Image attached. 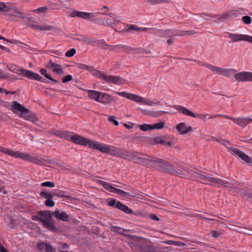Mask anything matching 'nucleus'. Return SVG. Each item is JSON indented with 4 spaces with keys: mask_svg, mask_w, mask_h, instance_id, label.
<instances>
[{
    "mask_svg": "<svg viewBox=\"0 0 252 252\" xmlns=\"http://www.w3.org/2000/svg\"><path fill=\"white\" fill-rule=\"evenodd\" d=\"M236 11L230 10L222 15H216V18L220 21L228 20L236 16Z\"/></svg>",
    "mask_w": 252,
    "mask_h": 252,
    "instance_id": "obj_25",
    "label": "nucleus"
},
{
    "mask_svg": "<svg viewBox=\"0 0 252 252\" xmlns=\"http://www.w3.org/2000/svg\"><path fill=\"white\" fill-rule=\"evenodd\" d=\"M225 37L230 39L229 43L246 41L252 44V36L248 34L227 32Z\"/></svg>",
    "mask_w": 252,
    "mask_h": 252,
    "instance_id": "obj_11",
    "label": "nucleus"
},
{
    "mask_svg": "<svg viewBox=\"0 0 252 252\" xmlns=\"http://www.w3.org/2000/svg\"><path fill=\"white\" fill-rule=\"evenodd\" d=\"M0 150L2 153L7 154L8 155L15 158H20L23 160H28L35 164H39L41 162L40 159L25 153H20L19 151H13L11 149L7 148L1 149Z\"/></svg>",
    "mask_w": 252,
    "mask_h": 252,
    "instance_id": "obj_5",
    "label": "nucleus"
},
{
    "mask_svg": "<svg viewBox=\"0 0 252 252\" xmlns=\"http://www.w3.org/2000/svg\"><path fill=\"white\" fill-rule=\"evenodd\" d=\"M161 105L163 108H164V107L167 106L166 103L165 101L164 100H160V101H158V105Z\"/></svg>",
    "mask_w": 252,
    "mask_h": 252,
    "instance_id": "obj_63",
    "label": "nucleus"
},
{
    "mask_svg": "<svg viewBox=\"0 0 252 252\" xmlns=\"http://www.w3.org/2000/svg\"><path fill=\"white\" fill-rule=\"evenodd\" d=\"M210 234L215 238H219L220 235V233L217 231L213 230L210 232Z\"/></svg>",
    "mask_w": 252,
    "mask_h": 252,
    "instance_id": "obj_53",
    "label": "nucleus"
},
{
    "mask_svg": "<svg viewBox=\"0 0 252 252\" xmlns=\"http://www.w3.org/2000/svg\"><path fill=\"white\" fill-rule=\"evenodd\" d=\"M40 73L44 75L47 79L52 81V82H53L54 83H58V81L54 79H53L50 75H49V74H48L47 73V70L44 69V68H42L40 70Z\"/></svg>",
    "mask_w": 252,
    "mask_h": 252,
    "instance_id": "obj_35",
    "label": "nucleus"
},
{
    "mask_svg": "<svg viewBox=\"0 0 252 252\" xmlns=\"http://www.w3.org/2000/svg\"><path fill=\"white\" fill-rule=\"evenodd\" d=\"M38 24H37V23H28V26L34 29V30H37L38 29Z\"/></svg>",
    "mask_w": 252,
    "mask_h": 252,
    "instance_id": "obj_57",
    "label": "nucleus"
},
{
    "mask_svg": "<svg viewBox=\"0 0 252 252\" xmlns=\"http://www.w3.org/2000/svg\"><path fill=\"white\" fill-rule=\"evenodd\" d=\"M164 243H167L165 242H164V241H161L160 242V244H158V245L161 246L162 244H164ZM167 243L169 244H171V245H173L174 246H180L182 244V243L181 242H180L172 241H171L170 242H169V243Z\"/></svg>",
    "mask_w": 252,
    "mask_h": 252,
    "instance_id": "obj_44",
    "label": "nucleus"
},
{
    "mask_svg": "<svg viewBox=\"0 0 252 252\" xmlns=\"http://www.w3.org/2000/svg\"><path fill=\"white\" fill-rule=\"evenodd\" d=\"M166 126V123L164 121L158 122V129L165 127Z\"/></svg>",
    "mask_w": 252,
    "mask_h": 252,
    "instance_id": "obj_60",
    "label": "nucleus"
},
{
    "mask_svg": "<svg viewBox=\"0 0 252 252\" xmlns=\"http://www.w3.org/2000/svg\"><path fill=\"white\" fill-rule=\"evenodd\" d=\"M116 201L114 199H110L108 203V204L110 206H114L115 205L116 206Z\"/></svg>",
    "mask_w": 252,
    "mask_h": 252,
    "instance_id": "obj_59",
    "label": "nucleus"
},
{
    "mask_svg": "<svg viewBox=\"0 0 252 252\" xmlns=\"http://www.w3.org/2000/svg\"><path fill=\"white\" fill-rule=\"evenodd\" d=\"M77 67L82 69H89V67L84 63H78L77 64Z\"/></svg>",
    "mask_w": 252,
    "mask_h": 252,
    "instance_id": "obj_56",
    "label": "nucleus"
},
{
    "mask_svg": "<svg viewBox=\"0 0 252 252\" xmlns=\"http://www.w3.org/2000/svg\"><path fill=\"white\" fill-rule=\"evenodd\" d=\"M116 207L126 214H130L132 211L128 207L120 201H118Z\"/></svg>",
    "mask_w": 252,
    "mask_h": 252,
    "instance_id": "obj_31",
    "label": "nucleus"
},
{
    "mask_svg": "<svg viewBox=\"0 0 252 252\" xmlns=\"http://www.w3.org/2000/svg\"><path fill=\"white\" fill-rule=\"evenodd\" d=\"M108 121L110 122L113 123L115 126L119 125V122L116 120V118L114 116H109Z\"/></svg>",
    "mask_w": 252,
    "mask_h": 252,
    "instance_id": "obj_47",
    "label": "nucleus"
},
{
    "mask_svg": "<svg viewBox=\"0 0 252 252\" xmlns=\"http://www.w3.org/2000/svg\"><path fill=\"white\" fill-rule=\"evenodd\" d=\"M0 252H8L7 250L0 243Z\"/></svg>",
    "mask_w": 252,
    "mask_h": 252,
    "instance_id": "obj_64",
    "label": "nucleus"
},
{
    "mask_svg": "<svg viewBox=\"0 0 252 252\" xmlns=\"http://www.w3.org/2000/svg\"><path fill=\"white\" fill-rule=\"evenodd\" d=\"M98 183H99L101 185H102V187L108 190V191L111 192L119 194L122 197H125L126 195L130 196V193L129 192L117 189L115 187L113 186L111 184L107 182L101 180H99L98 181Z\"/></svg>",
    "mask_w": 252,
    "mask_h": 252,
    "instance_id": "obj_12",
    "label": "nucleus"
},
{
    "mask_svg": "<svg viewBox=\"0 0 252 252\" xmlns=\"http://www.w3.org/2000/svg\"><path fill=\"white\" fill-rule=\"evenodd\" d=\"M209 115L208 114L205 113V114H195V116L193 117V118H199L201 120H204L207 118V117Z\"/></svg>",
    "mask_w": 252,
    "mask_h": 252,
    "instance_id": "obj_46",
    "label": "nucleus"
},
{
    "mask_svg": "<svg viewBox=\"0 0 252 252\" xmlns=\"http://www.w3.org/2000/svg\"><path fill=\"white\" fill-rule=\"evenodd\" d=\"M236 72V70L234 69L222 68L221 75L230 78L232 75Z\"/></svg>",
    "mask_w": 252,
    "mask_h": 252,
    "instance_id": "obj_34",
    "label": "nucleus"
},
{
    "mask_svg": "<svg viewBox=\"0 0 252 252\" xmlns=\"http://www.w3.org/2000/svg\"><path fill=\"white\" fill-rule=\"evenodd\" d=\"M47 9L48 8L47 7L44 6L36 9L34 10L33 11L36 13H43L45 12L47 10Z\"/></svg>",
    "mask_w": 252,
    "mask_h": 252,
    "instance_id": "obj_52",
    "label": "nucleus"
},
{
    "mask_svg": "<svg viewBox=\"0 0 252 252\" xmlns=\"http://www.w3.org/2000/svg\"><path fill=\"white\" fill-rule=\"evenodd\" d=\"M242 20L244 23L246 24H250L252 22V19L249 16H244L242 17Z\"/></svg>",
    "mask_w": 252,
    "mask_h": 252,
    "instance_id": "obj_45",
    "label": "nucleus"
},
{
    "mask_svg": "<svg viewBox=\"0 0 252 252\" xmlns=\"http://www.w3.org/2000/svg\"><path fill=\"white\" fill-rule=\"evenodd\" d=\"M191 178L193 180L200 179L204 184H209L210 177L207 174L204 172L198 173L196 172H191Z\"/></svg>",
    "mask_w": 252,
    "mask_h": 252,
    "instance_id": "obj_19",
    "label": "nucleus"
},
{
    "mask_svg": "<svg viewBox=\"0 0 252 252\" xmlns=\"http://www.w3.org/2000/svg\"><path fill=\"white\" fill-rule=\"evenodd\" d=\"M114 93L118 95L131 100L135 102L139 103L141 104L152 105L151 102L149 100H146L145 98L142 96L137 95L135 94H130L126 92H114Z\"/></svg>",
    "mask_w": 252,
    "mask_h": 252,
    "instance_id": "obj_9",
    "label": "nucleus"
},
{
    "mask_svg": "<svg viewBox=\"0 0 252 252\" xmlns=\"http://www.w3.org/2000/svg\"><path fill=\"white\" fill-rule=\"evenodd\" d=\"M139 128L143 131H150L153 129H158V123H155L153 125L150 124H143L139 126Z\"/></svg>",
    "mask_w": 252,
    "mask_h": 252,
    "instance_id": "obj_30",
    "label": "nucleus"
},
{
    "mask_svg": "<svg viewBox=\"0 0 252 252\" xmlns=\"http://www.w3.org/2000/svg\"><path fill=\"white\" fill-rule=\"evenodd\" d=\"M98 14L107 15L111 18V19L109 18L101 19L100 23L104 26L113 27L114 26L117 25L120 22V20L117 19L112 13L87 12L74 10L70 13L69 16L71 18L78 17L94 22L95 23H98L99 20L97 18V15Z\"/></svg>",
    "mask_w": 252,
    "mask_h": 252,
    "instance_id": "obj_1",
    "label": "nucleus"
},
{
    "mask_svg": "<svg viewBox=\"0 0 252 252\" xmlns=\"http://www.w3.org/2000/svg\"><path fill=\"white\" fill-rule=\"evenodd\" d=\"M53 215L57 220L64 221H67L68 220V216L65 212H60L59 210H56L54 212Z\"/></svg>",
    "mask_w": 252,
    "mask_h": 252,
    "instance_id": "obj_29",
    "label": "nucleus"
},
{
    "mask_svg": "<svg viewBox=\"0 0 252 252\" xmlns=\"http://www.w3.org/2000/svg\"><path fill=\"white\" fill-rule=\"evenodd\" d=\"M76 53V50L74 48H72L68 51H67L65 55L67 57H72Z\"/></svg>",
    "mask_w": 252,
    "mask_h": 252,
    "instance_id": "obj_43",
    "label": "nucleus"
},
{
    "mask_svg": "<svg viewBox=\"0 0 252 252\" xmlns=\"http://www.w3.org/2000/svg\"><path fill=\"white\" fill-rule=\"evenodd\" d=\"M45 247L46 243L44 242L39 243L37 245V248L40 251H43L44 250H45Z\"/></svg>",
    "mask_w": 252,
    "mask_h": 252,
    "instance_id": "obj_54",
    "label": "nucleus"
},
{
    "mask_svg": "<svg viewBox=\"0 0 252 252\" xmlns=\"http://www.w3.org/2000/svg\"><path fill=\"white\" fill-rule=\"evenodd\" d=\"M222 68H223L213 65L211 70L215 73L221 75Z\"/></svg>",
    "mask_w": 252,
    "mask_h": 252,
    "instance_id": "obj_39",
    "label": "nucleus"
},
{
    "mask_svg": "<svg viewBox=\"0 0 252 252\" xmlns=\"http://www.w3.org/2000/svg\"><path fill=\"white\" fill-rule=\"evenodd\" d=\"M236 80L239 82H252V72L243 71L234 74Z\"/></svg>",
    "mask_w": 252,
    "mask_h": 252,
    "instance_id": "obj_18",
    "label": "nucleus"
},
{
    "mask_svg": "<svg viewBox=\"0 0 252 252\" xmlns=\"http://www.w3.org/2000/svg\"><path fill=\"white\" fill-rule=\"evenodd\" d=\"M112 231H116L119 233H122L123 231L122 230V229L120 227H118L117 226H112L111 228Z\"/></svg>",
    "mask_w": 252,
    "mask_h": 252,
    "instance_id": "obj_55",
    "label": "nucleus"
},
{
    "mask_svg": "<svg viewBox=\"0 0 252 252\" xmlns=\"http://www.w3.org/2000/svg\"><path fill=\"white\" fill-rule=\"evenodd\" d=\"M38 214L40 216V222L43 224L45 228L52 231L56 230L55 223L52 220V216L50 211H40Z\"/></svg>",
    "mask_w": 252,
    "mask_h": 252,
    "instance_id": "obj_7",
    "label": "nucleus"
},
{
    "mask_svg": "<svg viewBox=\"0 0 252 252\" xmlns=\"http://www.w3.org/2000/svg\"><path fill=\"white\" fill-rule=\"evenodd\" d=\"M99 44L101 45V46L103 47H104L105 46H109L111 47V46L109 45L106 43L104 40H101L99 41Z\"/></svg>",
    "mask_w": 252,
    "mask_h": 252,
    "instance_id": "obj_62",
    "label": "nucleus"
},
{
    "mask_svg": "<svg viewBox=\"0 0 252 252\" xmlns=\"http://www.w3.org/2000/svg\"><path fill=\"white\" fill-rule=\"evenodd\" d=\"M70 141L76 144L83 146L88 145L89 148L96 149L98 142L94 140H91L82 137L78 134H74L71 136Z\"/></svg>",
    "mask_w": 252,
    "mask_h": 252,
    "instance_id": "obj_8",
    "label": "nucleus"
},
{
    "mask_svg": "<svg viewBox=\"0 0 252 252\" xmlns=\"http://www.w3.org/2000/svg\"><path fill=\"white\" fill-rule=\"evenodd\" d=\"M92 73V74L96 77V78H98L101 79V80H104L106 73L104 72H102L94 69H92V70L89 69Z\"/></svg>",
    "mask_w": 252,
    "mask_h": 252,
    "instance_id": "obj_33",
    "label": "nucleus"
},
{
    "mask_svg": "<svg viewBox=\"0 0 252 252\" xmlns=\"http://www.w3.org/2000/svg\"><path fill=\"white\" fill-rule=\"evenodd\" d=\"M42 187H46L50 188H53L55 187V184L53 182L50 181H46L43 182L41 184Z\"/></svg>",
    "mask_w": 252,
    "mask_h": 252,
    "instance_id": "obj_41",
    "label": "nucleus"
},
{
    "mask_svg": "<svg viewBox=\"0 0 252 252\" xmlns=\"http://www.w3.org/2000/svg\"><path fill=\"white\" fill-rule=\"evenodd\" d=\"M133 30L137 32H141L144 31H146L147 30H150L147 28L144 27H139L137 25H130L129 26V28L126 30V32H129L130 31Z\"/></svg>",
    "mask_w": 252,
    "mask_h": 252,
    "instance_id": "obj_32",
    "label": "nucleus"
},
{
    "mask_svg": "<svg viewBox=\"0 0 252 252\" xmlns=\"http://www.w3.org/2000/svg\"><path fill=\"white\" fill-rule=\"evenodd\" d=\"M133 48L130 46L124 45H116L111 46V50L118 52L128 53L130 52Z\"/></svg>",
    "mask_w": 252,
    "mask_h": 252,
    "instance_id": "obj_26",
    "label": "nucleus"
},
{
    "mask_svg": "<svg viewBox=\"0 0 252 252\" xmlns=\"http://www.w3.org/2000/svg\"><path fill=\"white\" fill-rule=\"evenodd\" d=\"M96 150L100 151L103 153H109L113 156L125 158L126 151L121 148L115 147H109L105 144L100 143L98 142Z\"/></svg>",
    "mask_w": 252,
    "mask_h": 252,
    "instance_id": "obj_6",
    "label": "nucleus"
},
{
    "mask_svg": "<svg viewBox=\"0 0 252 252\" xmlns=\"http://www.w3.org/2000/svg\"><path fill=\"white\" fill-rule=\"evenodd\" d=\"M176 128L179 133L182 135L186 134L192 130V127L184 122L177 124L176 126Z\"/></svg>",
    "mask_w": 252,
    "mask_h": 252,
    "instance_id": "obj_20",
    "label": "nucleus"
},
{
    "mask_svg": "<svg viewBox=\"0 0 252 252\" xmlns=\"http://www.w3.org/2000/svg\"><path fill=\"white\" fill-rule=\"evenodd\" d=\"M6 68L10 72L26 77L30 79L45 82V80L38 74L31 70L20 68L19 66L12 63H5Z\"/></svg>",
    "mask_w": 252,
    "mask_h": 252,
    "instance_id": "obj_4",
    "label": "nucleus"
},
{
    "mask_svg": "<svg viewBox=\"0 0 252 252\" xmlns=\"http://www.w3.org/2000/svg\"><path fill=\"white\" fill-rule=\"evenodd\" d=\"M54 29V28L51 26L48 25H38V31H52Z\"/></svg>",
    "mask_w": 252,
    "mask_h": 252,
    "instance_id": "obj_36",
    "label": "nucleus"
},
{
    "mask_svg": "<svg viewBox=\"0 0 252 252\" xmlns=\"http://www.w3.org/2000/svg\"><path fill=\"white\" fill-rule=\"evenodd\" d=\"M8 5L5 4L4 2H0V11L7 12L8 10Z\"/></svg>",
    "mask_w": 252,
    "mask_h": 252,
    "instance_id": "obj_40",
    "label": "nucleus"
},
{
    "mask_svg": "<svg viewBox=\"0 0 252 252\" xmlns=\"http://www.w3.org/2000/svg\"><path fill=\"white\" fill-rule=\"evenodd\" d=\"M195 33V32L193 31H185L176 29H170L166 31L158 30V36H186L190 35Z\"/></svg>",
    "mask_w": 252,
    "mask_h": 252,
    "instance_id": "obj_10",
    "label": "nucleus"
},
{
    "mask_svg": "<svg viewBox=\"0 0 252 252\" xmlns=\"http://www.w3.org/2000/svg\"><path fill=\"white\" fill-rule=\"evenodd\" d=\"M46 67L52 70L56 75L64 74V67L63 68L61 64L54 63L52 60H49L46 63Z\"/></svg>",
    "mask_w": 252,
    "mask_h": 252,
    "instance_id": "obj_13",
    "label": "nucleus"
},
{
    "mask_svg": "<svg viewBox=\"0 0 252 252\" xmlns=\"http://www.w3.org/2000/svg\"><path fill=\"white\" fill-rule=\"evenodd\" d=\"M125 158L133 160L135 162L146 164L148 161V159L145 158L139 157V154L137 153H129L126 151Z\"/></svg>",
    "mask_w": 252,
    "mask_h": 252,
    "instance_id": "obj_17",
    "label": "nucleus"
},
{
    "mask_svg": "<svg viewBox=\"0 0 252 252\" xmlns=\"http://www.w3.org/2000/svg\"><path fill=\"white\" fill-rule=\"evenodd\" d=\"M163 170L170 174L180 176L182 178H190L192 172L186 168L182 169L179 166H175L168 162L158 158V170Z\"/></svg>",
    "mask_w": 252,
    "mask_h": 252,
    "instance_id": "obj_2",
    "label": "nucleus"
},
{
    "mask_svg": "<svg viewBox=\"0 0 252 252\" xmlns=\"http://www.w3.org/2000/svg\"><path fill=\"white\" fill-rule=\"evenodd\" d=\"M85 91L88 93V96L90 99L98 102L99 101L101 92L91 90H86Z\"/></svg>",
    "mask_w": 252,
    "mask_h": 252,
    "instance_id": "obj_27",
    "label": "nucleus"
},
{
    "mask_svg": "<svg viewBox=\"0 0 252 252\" xmlns=\"http://www.w3.org/2000/svg\"><path fill=\"white\" fill-rule=\"evenodd\" d=\"M72 80V76L71 75H67L66 76H65L64 78L62 79V82L63 83H65L67 82L70 81Z\"/></svg>",
    "mask_w": 252,
    "mask_h": 252,
    "instance_id": "obj_49",
    "label": "nucleus"
},
{
    "mask_svg": "<svg viewBox=\"0 0 252 252\" xmlns=\"http://www.w3.org/2000/svg\"><path fill=\"white\" fill-rule=\"evenodd\" d=\"M10 74L4 72L3 70L0 69V79H6L9 78Z\"/></svg>",
    "mask_w": 252,
    "mask_h": 252,
    "instance_id": "obj_38",
    "label": "nucleus"
},
{
    "mask_svg": "<svg viewBox=\"0 0 252 252\" xmlns=\"http://www.w3.org/2000/svg\"><path fill=\"white\" fill-rule=\"evenodd\" d=\"M175 109L179 112L182 113L184 115L193 117L195 116V114L190 111L187 108L181 105H175Z\"/></svg>",
    "mask_w": 252,
    "mask_h": 252,
    "instance_id": "obj_28",
    "label": "nucleus"
},
{
    "mask_svg": "<svg viewBox=\"0 0 252 252\" xmlns=\"http://www.w3.org/2000/svg\"><path fill=\"white\" fill-rule=\"evenodd\" d=\"M228 151L232 155L239 157L244 161L252 166V158L246 155L244 152L237 148L230 147Z\"/></svg>",
    "mask_w": 252,
    "mask_h": 252,
    "instance_id": "obj_14",
    "label": "nucleus"
},
{
    "mask_svg": "<svg viewBox=\"0 0 252 252\" xmlns=\"http://www.w3.org/2000/svg\"><path fill=\"white\" fill-rule=\"evenodd\" d=\"M132 52L133 53H139L141 54L144 53V49L142 48H133L132 50H131V52Z\"/></svg>",
    "mask_w": 252,
    "mask_h": 252,
    "instance_id": "obj_51",
    "label": "nucleus"
},
{
    "mask_svg": "<svg viewBox=\"0 0 252 252\" xmlns=\"http://www.w3.org/2000/svg\"><path fill=\"white\" fill-rule=\"evenodd\" d=\"M104 80L108 84L112 83L116 85L126 84V80L120 76H114L106 73Z\"/></svg>",
    "mask_w": 252,
    "mask_h": 252,
    "instance_id": "obj_15",
    "label": "nucleus"
},
{
    "mask_svg": "<svg viewBox=\"0 0 252 252\" xmlns=\"http://www.w3.org/2000/svg\"><path fill=\"white\" fill-rule=\"evenodd\" d=\"M145 252H156V250L151 245L145 246L143 248Z\"/></svg>",
    "mask_w": 252,
    "mask_h": 252,
    "instance_id": "obj_37",
    "label": "nucleus"
},
{
    "mask_svg": "<svg viewBox=\"0 0 252 252\" xmlns=\"http://www.w3.org/2000/svg\"><path fill=\"white\" fill-rule=\"evenodd\" d=\"M217 186L218 187H229V184L227 181H224L221 179L216 178L213 177H210L209 184Z\"/></svg>",
    "mask_w": 252,
    "mask_h": 252,
    "instance_id": "obj_21",
    "label": "nucleus"
},
{
    "mask_svg": "<svg viewBox=\"0 0 252 252\" xmlns=\"http://www.w3.org/2000/svg\"><path fill=\"white\" fill-rule=\"evenodd\" d=\"M201 65L204 66V67H205L209 68L211 70L212 69V67L213 66V65H211V64H210L209 63H202Z\"/></svg>",
    "mask_w": 252,
    "mask_h": 252,
    "instance_id": "obj_61",
    "label": "nucleus"
},
{
    "mask_svg": "<svg viewBox=\"0 0 252 252\" xmlns=\"http://www.w3.org/2000/svg\"><path fill=\"white\" fill-rule=\"evenodd\" d=\"M45 205L48 207H53L55 205L54 202L51 199V198H48L45 202Z\"/></svg>",
    "mask_w": 252,
    "mask_h": 252,
    "instance_id": "obj_48",
    "label": "nucleus"
},
{
    "mask_svg": "<svg viewBox=\"0 0 252 252\" xmlns=\"http://www.w3.org/2000/svg\"><path fill=\"white\" fill-rule=\"evenodd\" d=\"M40 195L41 196L44 198H52L53 197V195L51 193L46 192L45 191H41L40 193Z\"/></svg>",
    "mask_w": 252,
    "mask_h": 252,
    "instance_id": "obj_50",
    "label": "nucleus"
},
{
    "mask_svg": "<svg viewBox=\"0 0 252 252\" xmlns=\"http://www.w3.org/2000/svg\"><path fill=\"white\" fill-rule=\"evenodd\" d=\"M10 109L14 113L19 115L20 117L27 121H30L35 124L38 122V119L34 114L31 113L28 109L16 101L11 102Z\"/></svg>",
    "mask_w": 252,
    "mask_h": 252,
    "instance_id": "obj_3",
    "label": "nucleus"
},
{
    "mask_svg": "<svg viewBox=\"0 0 252 252\" xmlns=\"http://www.w3.org/2000/svg\"><path fill=\"white\" fill-rule=\"evenodd\" d=\"M70 133L68 131H63L62 137L67 140H70Z\"/></svg>",
    "mask_w": 252,
    "mask_h": 252,
    "instance_id": "obj_42",
    "label": "nucleus"
},
{
    "mask_svg": "<svg viewBox=\"0 0 252 252\" xmlns=\"http://www.w3.org/2000/svg\"><path fill=\"white\" fill-rule=\"evenodd\" d=\"M176 143V139L172 135L166 134L158 136V144L171 146Z\"/></svg>",
    "mask_w": 252,
    "mask_h": 252,
    "instance_id": "obj_16",
    "label": "nucleus"
},
{
    "mask_svg": "<svg viewBox=\"0 0 252 252\" xmlns=\"http://www.w3.org/2000/svg\"><path fill=\"white\" fill-rule=\"evenodd\" d=\"M8 10L7 12H9V15L11 16H15L20 18H25V15L24 14L21 10L17 7L11 6L9 4H7Z\"/></svg>",
    "mask_w": 252,
    "mask_h": 252,
    "instance_id": "obj_22",
    "label": "nucleus"
},
{
    "mask_svg": "<svg viewBox=\"0 0 252 252\" xmlns=\"http://www.w3.org/2000/svg\"><path fill=\"white\" fill-rule=\"evenodd\" d=\"M45 250L46 252H52L53 251V248L50 245L46 243Z\"/></svg>",
    "mask_w": 252,
    "mask_h": 252,
    "instance_id": "obj_58",
    "label": "nucleus"
},
{
    "mask_svg": "<svg viewBox=\"0 0 252 252\" xmlns=\"http://www.w3.org/2000/svg\"><path fill=\"white\" fill-rule=\"evenodd\" d=\"M114 97L111 95L107 93L101 92L99 101L98 102L102 103L104 105H107L111 104L113 101H114Z\"/></svg>",
    "mask_w": 252,
    "mask_h": 252,
    "instance_id": "obj_24",
    "label": "nucleus"
},
{
    "mask_svg": "<svg viewBox=\"0 0 252 252\" xmlns=\"http://www.w3.org/2000/svg\"><path fill=\"white\" fill-rule=\"evenodd\" d=\"M232 121L236 125L245 127L250 123H252V119L249 117L233 118Z\"/></svg>",
    "mask_w": 252,
    "mask_h": 252,
    "instance_id": "obj_23",
    "label": "nucleus"
}]
</instances>
